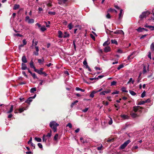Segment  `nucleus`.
I'll return each instance as SVG.
<instances>
[{
    "instance_id": "obj_1",
    "label": "nucleus",
    "mask_w": 154,
    "mask_h": 154,
    "mask_svg": "<svg viewBox=\"0 0 154 154\" xmlns=\"http://www.w3.org/2000/svg\"><path fill=\"white\" fill-rule=\"evenodd\" d=\"M49 125L52 128L54 132H56L57 131V128L59 125L56 122L53 121L50 122Z\"/></svg>"
},
{
    "instance_id": "obj_2",
    "label": "nucleus",
    "mask_w": 154,
    "mask_h": 154,
    "mask_svg": "<svg viewBox=\"0 0 154 154\" xmlns=\"http://www.w3.org/2000/svg\"><path fill=\"white\" fill-rule=\"evenodd\" d=\"M150 14V12L149 11H146L143 12L142 14L140 15L139 17L141 19H142L149 15Z\"/></svg>"
},
{
    "instance_id": "obj_3",
    "label": "nucleus",
    "mask_w": 154,
    "mask_h": 154,
    "mask_svg": "<svg viewBox=\"0 0 154 154\" xmlns=\"http://www.w3.org/2000/svg\"><path fill=\"white\" fill-rule=\"evenodd\" d=\"M25 21L29 24L32 23L34 22V20L33 19H30L29 17L28 16L26 17Z\"/></svg>"
},
{
    "instance_id": "obj_4",
    "label": "nucleus",
    "mask_w": 154,
    "mask_h": 154,
    "mask_svg": "<svg viewBox=\"0 0 154 154\" xmlns=\"http://www.w3.org/2000/svg\"><path fill=\"white\" fill-rule=\"evenodd\" d=\"M130 142L131 141L129 140H127V141L125 142L122 144L121 145L120 147V149H124Z\"/></svg>"
},
{
    "instance_id": "obj_5",
    "label": "nucleus",
    "mask_w": 154,
    "mask_h": 154,
    "mask_svg": "<svg viewBox=\"0 0 154 154\" xmlns=\"http://www.w3.org/2000/svg\"><path fill=\"white\" fill-rule=\"evenodd\" d=\"M123 10L121 9L120 11V13L119 14V20H121L122 18L123 15V13H122Z\"/></svg>"
},
{
    "instance_id": "obj_6",
    "label": "nucleus",
    "mask_w": 154,
    "mask_h": 154,
    "mask_svg": "<svg viewBox=\"0 0 154 154\" xmlns=\"http://www.w3.org/2000/svg\"><path fill=\"white\" fill-rule=\"evenodd\" d=\"M35 49H36V51L34 52V54L36 56H37L38 54V52L39 51V48L37 46H35Z\"/></svg>"
},
{
    "instance_id": "obj_7",
    "label": "nucleus",
    "mask_w": 154,
    "mask_h": 154,
    "mask_svg": "<svg viewBox=\"0 0 154 154\" xmlns=\"http://www.w3.org/2000/svg\"><path fill=\"white\" fill-rule=\"evenodd\" d=\"M67 0H59V4L60 5H63L66 3Z\"/></svg>"
},
{
    "instance_id": "obj_8",
    "label": "nucleus",
    "mask_w": 154,
    "mask_h": 154,
    "mask_svg": "<svg viewBox=\"0 0 154 154\" xmlns=\"http://www.w3.org/2000/svg\"><path fill=\"white\" fill-rule=\"evenodd\" d=\"M22 67L21 69L22 70H24L26 69H27L28 68L26 66V65L25 64L22 63L21 64Z\"/></svg>"
},
{
    "instance_id": "obj_9",
    "label": "nucleus",
    "mask_w": 154,
    "mask_h": 154,
    "mask_svg": "<svg viewBox=\"0 0 154 154\" xmlns=\"http://www.w3.org/2000/svg\"><path fill=\"white\" fill-rule=\"evenodd\" d=\"M104 51L105 52L107 53L110 51V48L109 46H107L105 47L104 49Z\"/></svg>"
},
{
    "instance_id": "obj_10",
    "label": "nucleus",
    "mask_w": 154,
    "mask_h": 154,
    "mask_svg": "<svg viewBox=\"0 0 154 154\" xmlns=\"http://www.w3.org/2000/svg\"><path fill=\"white\" fill-rule=\"evenodd\" d=\"M121 117L124 119H129V117L126 115H123L120 116Z\"/></svg>"
},
{
    "instance_id": "obj_11",
    "label": "nucleus",
    "mask_w": 154,
    "mask_h": 154,
    "mask_svg": "<svg viewBox=\"0 0 154 154\" xmlns=\"http://www.w3.org/2000/svg\"><path fill=\"white\" fill-rule=\"evenodd\" d=\"M32 97H30L25 101V102L29 104L32 101Z\"/></svg>"
},
{
    "instance_id": "obj_12",
    "label": "nucleus",
    "mask_w": 154,
    "mask_h": 154,
    "mask_svg": "<svg viewBox=\"0 0 154 154\" xmlns=\"http://www.w3.org/2000/svg\"><path fill=\"white\" fill-rule=\"evenodd\" d=\"M22 61L24 63H26L27 62V60L25 56H23L22 58Z\"/></svg>"
},
{
    "instance_id": "obj_13",
    "label": "nucleus",
    "mask_w": 154,
    "mask_h": 154,
    "mask_svg": "<svg viewBox=\"0 0 154 154\" xmlns=\"http://www.w3.org/2000/svg\"><path fill=\"white\" fill-rule=\"evenodd\" d=\"M58 37L59 38H62L63 37V33L61 31H58Z\"/></svg>"
},
{
    "instance_id": "obj_14",
    "label": "nucleus",
    "mask_w": 154,
    "mask_h": 154,
    "mask_svg": "<svg viewBox=\"0 0 154 154\" xmlns=\"http://www.w3.org/2000/svg\"><path fill=\"white\" fill-rule=\"evenodd\" d=\"M134 53H133L132 54H131L128 57V59L129 61H130L131 59H133L134 57Z\"/></svg>"
},
{
    "instance_id": "obj_15",
    "label": "nucleus",
    "mask_w": 154,
    "mask_h": 154,
    "mask_svg": "<svg viewBox=\"0 0 154 154\" xmlns=\"http://www.w3.org/2000/svg\"><path fill=\"white\" fill-rule=\"evenodd\" d=\"M30 67L31 68H33L34 69V70H35V67L34 66L32 60L30 62Z\"/></svg>"
},
{
    "instance_id": "obj_16",
    "label": "nucleus",
    "mask_w": 154,
    "mask_h": 154,
    "mask_svg": "<svg viewBox=\"0 0 154 154\" xmlns=\"http://www.w3.org/2000/svg\"><path fill=\"white\" fill-rule=\"evenodd\" d=\"M34 71L37 72L38 74L40 75H42L43 72L37 69H35Z\"/></svg>"
},
{
    "instance_id": "obj_17",
    "label": "nucleus",
    "mask_w": 154,
    "mask_h": 154,
    "mask_svg": "<svg viewBox=\"0 0 154 154\" xmlns=\"http://www.w3.org/2000/svg\"><path fill=\"white\" fill-rule=\"evenodd\" d=\"M13 105H11V108H10V110L8 111L7 112V113H9L13 111Z\"/></svg>"
},
{
    "instance_id": "obj_18",
    "label": "nucleus",
    "mask_w": 154,
    "mask_h": 154,
    "mask_svg": "<svg viewBox=\"0 0 154 154\" xmlns=\"http://www.w3.org/2000/svg\"><path fill=\"white\" fill-rule=\"evenodd\" d=\"M150 48L151 51H154V42H152L150 45Z\"/></svg>"
},
{
    "instance_id": "obj_19",
    "label": "nucleus",
    "mask_w": 154,
    "mask_h": 154,
    "mask_svg": "<svg viewBox=\"0 0 154 154\" xmlns=\"http://www.w3.org/2000/svg\"><path fill=\"white\" fill-rule=\"evenodd\" d=\"M20 7V5H19L15 4L14 7L13 9L14 10H17Z\"/></svg>"
},
{
    "instance_id": "obj_20",
    "label": "nucleus",
    "mask_w": 154,
    "mask_h": 154,
    "mask_svg": "<svg viewBox=\"0 0 154 154\" xmlns=\"http://www.w3.org/2000/svg\"><path fill=\"white\" fill-rule=\"evenodd\" d=\"M133 112H132L131 113V116L133 118H135V115L134 114V112H135V106L133 107Z\"/></svg>"
},
{
    "instance_id": "obj_21",
    "label": "nucleus",
    "mask_w": 154,
    "mask_h": 154,
    "mask_svg": "<svg viewBox=\"0 0 154 154\" xmlns=\"http://www.w3.org/2000/svg\"><path fill=\"white\" fill-rule=\"evenodd\" d=\"M69 33H67L66 32H65L64 33V35L63 36L64 38H66L68 37L69 36Z\"/></svg>"
},
{
    "instance_id": "obj_22",
    "label": "nucleus",
    "mask_w": 154,
    "mask_h": 154,
    "mask_svg": "<svg viewBox=\"0 0 154 154\" xmlns=\"http://www.w3.org/2000/svg\"><path fill=\"white\" fill-rule=\"evenodd\" d=\"M40 29L42 31L44 32L46 30V28L45 26H43L41 27Z\"/></svg>"
},
{
    "instance_id": "obj_23",
    "label": "nucleus",
    "mask_w": 154,
    "mask_h": 154,
    "mask_svg": "<svg viewBox=\"0 0 154 154\" xmlns=\"http://www.w3.org/2000/svg\"><path fill=\"white\" fill-rule=\"evenodd\" d=\"M143 29H144V28H141L140 27L138 29H136L137 31L138 32H142L143 31Z\"/></svg>"
},
{
    "instance_id": "obj_24",
    "label": "nucleus",
    "mask_w": 154,
    "mask_h": 154,
    "mask_svg": "<svg viewBox=\"0 0 154 154\" xmlns=\"http://www.w3.org/2000/svg\"><path fill=\"white\" fill-rule=\"evenodd\" d=\"M35 140L38 142H40L42 141V139L40 138L35 137Z\"/></svg>"
},
{
    "instance_id": "obj_25",
    "label": "nucleus",
    "mask_w": 154,
    "mask_h": 154,
    "mask_svg": "<svg viewBox=\"0 0 154 154\" xmlns=\"http://www.w3.org/2000/svg\"><path fill=\"white\" fill-rule=\"evenodd\" d=\"M111 42L112 43L116 45L117 44V41L115 39H112L111 40Z\"/></svg>"
},
{
    "instance_id": "obj_26",
    "label": "nucleus",
    "mask_w": 154,
    "mask_h": 154,
    "mask_svg": "<svg viewBox=\"0 0 154 154\" xmlns=\"http://www.w3.org/2000/svg\"><path fill=\"white\" fill-rule=\"evenodd\" d=\"M45 137V135H44L42 137V140L43 142H45V143H46L47 140V139Z\"/></svg>"
},
{
    "instance_id": "obj_27",
    "label": "nucleus",
    "mask_w": 154,
    "mask_h": 154,
    "mask_svg": "<svg viewBox=\"0 0 154 154\" xmlns=\"http://www.w3.org/2000/svg\"><path fill=\"white\" fill-rule=\"evenodd\" d=\"M121 90L122 91L125 92H127L128 91L126 90V89L125 87H122L121 89Z\"/></svg>"
},
{
    "instance_id": "obj_28",
    "label": "nucleus",
    "mask_w": 154,
    "mask_h": 154,
    "mask_svg": "<svg viewBox=\"0 0 154 154\" xmlns=\"http://www.w3.org/2000/svg\"><path fill=\"white\" fill-rule=\"evenodd\" d=\"M36 91V88H32L30 90V92L31 93H33L34 91Z\"/></svg>"
},
{
    "instance_id": "obj_29",
    "label": "nucleus",
    "mask_w": 154,
    "mask_h": 154,
    "mask_svg": "<svg viewBox=\"0 0 154 154\" xmlns=\"http://www.w3.org/2000/svg\"><path fill=\"white\" fill-rule=\"evenodd\" d=\"M145 103V100H143L140 101L138 104V105H142Z\"/></svg>"
},
{
    "instance_id": "obj_30",
    "label": "nucleus",
    "mask_w": 154,
    "mask_h": 154,
    "mask_svg": "<svg viewBox=\"0 0 154 154\" xmlns=\"http://www.w3.org/2000/svg\"><path fill=\"white\" fill-rule=\"evenodd\" d=\"M31 75L34 79H38V78L37 77V76H36L35 74V73H32L31 74Z\"/></svg>"
},
{
    "instance_id": "obj_31",
    "label": "nucleus",
    "mask_w": 154,
    "mask_h": 154,
    "mask_svg": "<svg viewBox=\"0 0 154 154\" xmlns=\"http://www.w3.org/2000/svg\"><path fill=\"white\" fill-rule=\"evenodd\" d=\"M148 68H146L145 67H143V74H144L146 73V69H148ZM147 70H148V69H147Z\"/></svg>"
},
{
    "instance_id": "obj_32",
    "label": "nucleus",
    "mask_w": 154,
    "mask_h": 154,
    "mask_svg": "<svg viewBox=\"0 0 154 154\" xmlns=\"http://www.w3.org/2000/svg\"><path fill=\"white\" fill-rule=\"evenodd\" d=\"M103 147L102 145H101L100 146L97 147V148L98 150H100L103 149L102 148Z\"/></svg>"
},
{
    "instance_id": "obj_33",
    "label": "nucleus",
    "mask_w": 154,
    "mask_h": 154,
    "mask_svg": "<svg viewBox=\"0 0 154 154\" xmlns=\"http://www.w3.org/2000/svg\"><path fill=\"white\" fill-rule=\"evenodd\" d=\"M51 130L50 131V132L48 133L45 136L46 137H50L51 136Z\"/></svg>"
},
{
    "instance_id": "obj_34",
    "label": "nucleus",
    "mask_w": 154,
    "mask_h": 154,
    "mask_svg": "<svg viewBox=\"0 0 154 154\" xmlns=\"http://www.w3.org/2000/svg\"><path fill=\"white\" fill-rule=\"evenodd\" d=\"M109 44V42L107 41H106L103 44V46H105L106 45H108Z\"/></svg>"
},
{
    "instance_id": "obj_35",
    "label": "nucleus",
    "mask_w": 154,
    "mask_h": 154,
    "mask_svg": "<svg viewBox=\"0 0 154 154\" xmlns=\"http://www.w3.org/2000/svg\"><path fill=\"white\" fill-rule=\"evenodd\" d=\"M149 28L151 30H154V26H148Z\"/></svg>"
},
{
    "instance_id": "obj_36",
    "label": "nucleus",
    "mask_w": 154,
    "mask_h": 154,
    "mask_svg": "<svg viewBox=\"0 0 154 154\" xmlns=\"http://www.w3.org/2000/svg\"><path fill=\"white\" fill-rule=\"evenodd\" d=\"M146 95V92L144 91L141 94V97L142 98L144 97Z\"/></svg>"
},
{
    "instance_id": "obj_37",
    "label": "nucleus",
    "mask_w": 154,
    "mask_h": 154,
    "mask_svg": "<svg viewBox=\"0 0 154 154\" xmlns=\"http://www.w3.org/2000/svg\"><path fill=\"white\" fill-rule=\"evenodd\" d=\"M58 134H56L54 137V140H57L58 137Z\"/></svg>"
},
{
    "instance_id": "obj_38",
    "label": "nucleus",
    "mask_w": 154,
    "mask_h": 154,
    "mask_svg": "<svg viewBox=\"0 0 154 154\" xmlns=\"http://www.w3.org/2000/svg\"><path fill=\"white\" fill-rule=\"evenodd\" d=\"M48 13L51 15H54L55 14V12H54L49 11Z\"/></svg>"
},
{
    "instance_id": "obj_39",
    "label": "nucleus",
    "mask_w": 154,
    "mask_h": 154,
    "mask_svg": "<svg viewBox=\"0 0 154 154\" xmlns=\"http://www.w3.org/2000/svg\"><path fill=\"white\" fill-rule=\"evenodd\" d=\"M25 109L24 108H20L19 109V111L20 112H21Z\"/></svg>"
},
{
    "instance_id": "obj_40",
    "label": "nucleus",
    "mask_w": 154,
    "mask_h": 154,
    "mask_svg": "<svg viewBox=\"0 0 154 154\" xmlns=\"http://www.w3.org/2000/svg\"><path fill=\"white\" fill-rule=\"evenodd\" d=\"M109 117L110 119V120L109 122L108 123L109 125H111V124H112V119L111 118H110V117Z\"/></svg>"
},
{
    "instance_id": "obj_41",
    "label": "nucleus",
    "mask_w": 154,
    "mask_h": 154,
    "mask_svg": "<svg viewBox=\"0 0 154 154\" xmlns=\"http://www.w3.org/2000/svg\"><path fill=\"white\" fill-rule=\"evenodd\" d=\"M66 127H69L70 128H72V124L70 123H68L66 125Z\"/></svg>"
},
{
    "instance_id": "obj_42",
    "label": "nucleus",
    "mask_w": 154,
    "mask_h": 154,
    "mask_svg": "<svg viewBox=\"0 0 154 154\" xmlns=\"http://www.w3.org/2000/svg\"><path fill=\"white\" fill-rule=\"evenodd\" d=\"M132 82V84H134V81L132 80V78H131L129 80V81H128V83H130V82Z\"/></svg>"
},
{
    "instance_id": "obj_43",
    "label": "nucleus",
    "mask_w": 154,
    "mask_h": 154,
    "mask_svg": "<svg viewBox=\"0 0 154 154\" xmlns=\"http://www.w3.org/2000/svg\"><path fill=\"white\" fill-rule=\"evenodd\" d=\"M68 27L69 29H71L72 28V25L71 23H70L68 25Z\"/></svg>"
},
{
    "instance_id": "obj_44",
    "label": "nucleus",
    "mask_w": 154,
    "mask_h": 154,
    "mask_svg": "<svg viewBox=\"0 0 154 154\" xmlns=\"http://www.w3.org/2000/svg\"><path fill=\"white\" fill-rule=\"evenodd\" d=\"M129 92L133 96L135 95V92L134 91L131 90H130Z\"/></svg>"
},
{
    "instance_id": "obj_45",
    "label": "nucleus",
    "mask_w": 154,
    "mask_h": 154,
    "mask_svg": "<svg viewBox=\"0 0 154 154\" xmlns=\"http://www.w3.org/2000/svg\"><path fill=\"white\" fill-rule=\"evenodd\" d=\"M88 109V108H86L85 109L82 110V111L84 112H86Z\"/></svg>"
},
{
    "instance_id": "obj_46",
    "label": "nucleus",
    "mask_w": 154,
    "mask_h": 154,
    "mask_svg": "<svg viewBox=\"0 0 154 154\" xmlns=\"http://www.w3.org/2000/svg\"><path fill=\"white\" fill-rule=\"evenodd\" d=\"M116 83V82L115 81H113L111 83V85H115Z\"/></svg>"
},
{
    "instance_id": "obj_47",
    "label": "nucleus",
    "mask_w": 154,
    "mask_h": 154,
    "mask_svg": "<svg viewBox=\"0 0 154 154\" xmlns=\"http://www.w3.org/2000/svg\"><path fill=\"white\" fill-rule=\"evenodd\" d=\"M23 45H26V44L27 42L26 41V40L25 39H24L23 40Z\"/></svg>"
},
{
    "instance_id": "obj_48",
    "label": "nucleus",
    "mask_w": 154,
    "mask_h": 154,
    "mask_svg": "<svg viewBox=\"0 0 154 154\" xmlns=\"http://www.w3.org/2000/svg\"><path fill=\"white\" fill-rule=\"evenodd\" d=\"M123 65L121 64L120 65L119 67L117 68V69L119 70L121 68H122L123 67Z\"/></svg>"
},
{
    "instance_id": "obj_49",
    "label": "nucleus",
    "mask_w": 154,
    "mask_h": 154,
    "mask_svg": "<svg viewBox=\"0 0 154 154\" xmlns=\"http://www.w3.org/2000/svg\"><path fill=\"white\" fill-rule=\"evenodd\" d=\"M119 93V91H116L112 93V94H117Z\"/></svg>"
},
{
    "instance_id": "obj_50",
    "label": "nucleus",
    "mask_w": 154,
    "mask_h": 154,
    "mask_svg": "<svg viewBox=\"0 0 154 154\" xmlns=\"http://www.w3.org/2000/svg\"><path fill=\"white\" fill-rule=\"evenodd\" d=\"M119 34H122L124 35V32L122 30H119Z\"/></svg>"
},
{
    "instance_id": "obj_51",
    "label": "nucleus",
    "mask_w": 154,
    "mask_h": 154,
    "mask_svg": "<svg viewBox=\"0 0 154 154\" xmlns=\"http://www.w3.org/2000/svg\"><path fill=\"white\" fill-rule=\"evenodd\" d=\"M38 146L40 148H42V144L40 143H38Z\"/></svg>"
},
{
    "instance_id": "obj_52",
    "label": "nucleus",
    "mask_w": 154,
    "mask_h": 154,
    "mask_svg": "<svg viewBox=\"0 0 154 154\" xmlns=\"http://www.w3.org/2000/svg\"><path fill=\"white\" fill-rule=\"evenodd\" d=\"M148 57L150 59H151V53L150 52H148Z\"/></svg>"
},
{
    "instance_id": "obj_53",
    "label": "nucleus",
    "mask_w": 154,
    "mask_h": 154,
    "mask_svg": "<svg viewBox=\"0 0 154 154\" xmlns=\"http://www.w3.org/2000/svg\"><path fill=\"white\" fill-rule=\"evenodd\" d=\"M14 35L15 36H19V37H21L22 36V35H20L19 34H18V33H17V34H14Z\"/></svg>"
},
{
    "instance_id": "obj_54",
    "label": "nucleus",
    "mask_w": 154,
    "mask_h": 154,
    "mask_svg": "<svg viewBox=\"0 0 154 154\" xmlns=\"http://www.w3.org/2000/svg\"><path fill=\"white\" fill-rule=\"evenodd\" d=\"M114 11H115V10L113 9L110 8L108 10V11L109 12H113Z\"/></svg>"
},
{
    "instance_id": "obj_55",
    "label": "nucleus",
    "mask_w": 154,
    "mask_h": 154,
    "mask_svg": "<svg viewBox=\"0 0 154 154\" xmlns=\"http://www.w3.org/2000/svg\"><path fill=\"white\" fill-rule=\"evenodd\" d=\"M106 17L108 19H110L111 18V16H110V15L109 14V13L107 14L106 15Z\"/></svg>"
},
{
    "instance_id": "obj_56",
    "label": "nucleus",
    "mask_w": 154,
    "mask_h": 154,
    "mask_svg": "<svg viewBox=\"0 0 154 154\" xmlns=\"http://www.w3.org/2000/svg\"><path fill=\"white\" fill-rule=\"evenodd\" d=\"M105 91H103L100 93V95H105Z\"/></svg>"
},
{
    "instance_id": "obj_57",
    "label": "nucleus",
    "mask_w": 154,
    "mask_h": 154,
    "mask_svg": "<svg viewBox=\"0 0 154 154\" xmlns=\"http://www.w3.org/2000/svg\"><path fill=\"white\" fill-rule=\"evenodd\" d=\"M30 144H31V146H32V147H33V149H35V144H33L32 143H30Z\"/></svg>"
},
{
    "instance_id": "obj_58",
    "label": "nucleus",
    "mask_w": 154,
    "mask_h": 154,
    "mask_svg": "<svg viewBox=\"0 0 154 154\" xmlns=\"http://www.w3.org/2000/svg\"><path fill=\"white\" fill-rule=\"evenodd\" d=\"M83 64L84 65H85V66L87 65V63L86 61V60H85L83 62Z\"/></svg>"
},
{
    "instance_id": "obj_59",
    "label": "nucleus",
    "mask_w": 154,
    "mask_h": 154,
    "mask_svg": "<svg viewBox=\"0 0 154 154\" xmlns=\"http://www.w3.org/2000/svg\"><path fill=\"white\" fill-rule=\"evenodd\" d=\"M145 103H149L150 102V100L149 99H148L146 100H145Z\"/></svg>"
},
{
    "instance_id": "obj_60",
    "label": "nucleus",
    "mask_w": 154,
    "mask_h": 154,
    "mask_svg": "<svg viewBox=\"0 0 154 154\" xmlns=\"http://www.w3.org/2000/svg\"><path fill=\"white\" fill-rule=\"evenodd\" d=\"M32 137H31L30 139L28 142V143L29 144L30 143H32Z\"/></svg>"
},
{
    "instance_id": "obj_61",
    "label": "nucleus",
    "mask_w": 154,
    "mask_h": 154,
    "mask_svg": "<svg viewBox=\"0 0 154 154\" xmlns=\"http://www.w3.org/2000/svg\"><path fill=\"white\" fill-rule=\"evenodd\" d=\"M147 35H143L140 37V39H143L144 38V37H146V36Z\"/></svg>"
},
{
    "instance_id": "obj_62",
    "label": "nucleus",
    "mask_w": 154,
    "mask_h": 154,
    "mask_svg": "<svg viewBox=\"0 0 154 154\" xmlns=\"http://www.w3.org/2000/svg\"><path fill=\"white\" fill-rule=\"evenodd\" d=\"M90 96L92 98H93L94 96V94L92 93H91L90 94Z\"/></svg>"
},
{
    "instance_id": "obj_63",
    "label": "nucleus",
    "mask_w": 154,
    "mask_h": 154,
    "mask_svg": "<svg viewBox=\"0 0 154 154\" xmlns=\"http://www.w3.org/2000/svg\"><path fill=\"white\" fill-rule=\"evenodd\" d=\"M24 45L23 44V45L21 44V45H19V49H20L21 48H22V47H23V46H24Z\"/></svg>"
},
{
    "instance_id": "obj_64",
    "label": "nucleus",
    "mask_w": 154,
    "mask_h": 154,
    "mask_svg": "<svg viewBox=\"0 0 154 154\" xmlns=\"http://www.w3.org/2000/svg\"><path fill=\"white\" fill-rule=\"evenodd\" d=\"M105 93L106 94H108L111 91L110 90H108L107 91H105Z\"/></svg>"
}]
</instances>
